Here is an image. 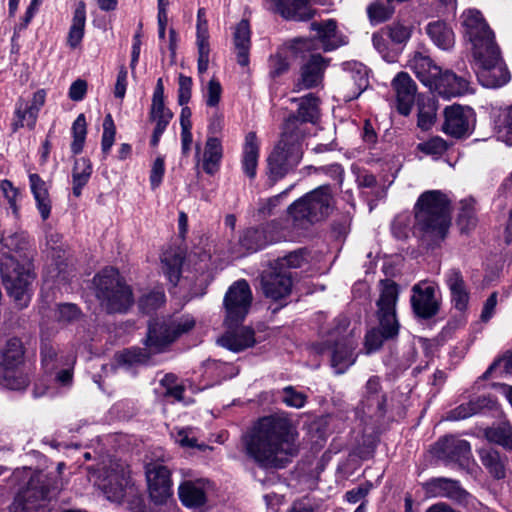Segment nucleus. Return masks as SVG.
Listing matches in <instances>:
<instances>
[{
	"label": "nucleus",
	"mask_w": 512,
	"mask_h": 512,
	"mask_svg": "<svg viewBox=\"0 0 512 512\" xmlns=\"http://www.w3.org/2000/svg\"><path fill=\"white\" fill-rule=\"evenodd\" d=\"M465 35L472 44L473 52L496 44L493 31L489 28L480 11L469 9L462 16Z\"/></svg>",
	"instance_id": "nucleus-14"
},
{
	"label": "nucleus",
	"mask_w": 512,
	"mask_h": 512,
	"mask_svg": "<svg viewBox=\"0 0 512 512\" xmlns=\"http://www.w3.org/2000/svg\"><path fill=\"white\" fill-rule=\"evenodd\" d=\"M413 30V24L398 21L386 27V34L394 43L405 44L411 38Z\"/></svg>",
	"instance_id": "nucleus-52"
},
{
	"label": "nucleus",
	"mask_w": 512,
	"mask_h": 512,
	"mask_svg": "<svg viewBox=\"0 0 512 512\" xmlns=\"http://www.w3.org/2000/svg\"><path fill=\"white\" fill-rule=\"evenodd\" d=\"M165 302V294L162 288H157L143 295L139 300V307L145 313H151Z\"/></svg>",
	"instance_id": "nucleus-58"
},
{
	"label": "nucleus",
	"mask_w": 512,
	"mask_h": 512,
	"mask_svg": "<svg viewBox=\"0 0 512 512\" xmlns=\"http://www.w3.org/2000/svg\"><path fill=\"white\" fill-rule=\"evenodd\" d=\"M426 33L439 49L448 51L454 47L455 34L447 23L440 20L430 22L426 26Z\"/></svg>",
	"instance_id": "nucleus-36"
},
{
	"label": "nucleus",
	"mask_w": 512,
	"mask_h": 512,
	"mask_svg": "<svg viewBox=\"0 0 512 512\" xmlns=\"http://www.w3.org/2000/svg\"><path fill=\"white\" fill-rule=\"evenodd\" d=\"M196 30V44L198 49L197 68L198 73L202 75L208 70L210 55L208 22L204 8H200L197 12Z\"/></svg>",
	"instance_id": "nucleus-31"
},
{
	"label": "nucleus",
	"mask_w": 512,
	"mask_h": 512,
	"mask_svg": "<svg viewBox=\"0 0 512 512\" xmlns=\"http://www.w3.org/2000/svg\"><path fill=\"white\" fill-rule=\"evenodd\" d=\"M269 9L286 20L294 21H306L315 14L310 0H272Z\"/></svg>",
	"instance_id": "nucleus-24"
},
{
	"label": "nucleus",
	"mask_w": 512,
	"mask_h": 512,
	"mask_svg": "<svg viewBox=\"0 0 512 512\" xmlns=\"http://www.w3.org/2000/svg\"><path fill=\"white\" fill-rule=\"evenodd\" d=\"M32 258L31 243L26 232L8 230L0 233V272L3 284L21 308L26 307L31 300L35 278Z\"/></svg>",
	"instance_id": "nucleus-2"
},
{
	"label": "nucleus",
	"mask_w": 512,
	"mask_h": 512,
	"mask_svg": "<svg viewBox=\"0 0 512 512\" xmlns=\"http://www.w3.org/2000/svg\"><path fill=\"white\" fill-rule=\"evenodd\" d=\"M479 457L482 464L495 478L501 479L505 477L504 465L497 451L492 448H481L479 450Z\"/></svg>",
	"instance_id": "nucleus-47"
},
{
	"label": "nucleus",
	"mask_w": 512,
	"mask_h": 512,
	"mask_svg": "<svg viewBox=\"0 0 512 512\" xmlns=\"http://www.w3.org/2000/svg\"><path fill=\"white\" fill-rule=\"evenodd\" d=\"M0 192L2 196L8 202L12 212L15 216H18L19 213V205L18 202L21 198V193L18 188H16L12 182L9 180L0 181Z\"/></svg>",
	"instance_id": "nucleus-60"
},
{
	"label": "nucleus",
	"mask_w": 512,
	"mask_h": 512,
	"mask_svg": "<svg viewBox=\"0 0 512 512\" xmlns=\"http://www.w3.org/2000/svg\"><path fill=\"white\" fill-rule=\"evenodd\" d=\"M344 69L351 73V78L359 89V94L365 90L369 84L368 82V70L366 66L359 62H347L344 63Z\"/></svg>",
	"instance_id": "nucleus-57"
},
{
	"label": "nucleus",
	"mask_w": 512,
	"mask_h": 512,
	"mask_svg": "<svg viewBox=\"0 0 512 512\" xmlns=\"http://www.w3.org/2000/svg\"><path fill=\"white\" fill-rule=\"evenodd\" d=\"M311 30L316 32L317 39H312L314 46L309 50L316 49L318 43L325 51L334 50L347 43L346 38L337 31V23L333 19L313 22Z\"/></svg>",
	"instance_id": "nucleus-23"
},
{
	"label": "nucleus",
	"mask_w": 512,
	"mask_h": 512,
	"mask_svg": "<svg viewBox=\"0 0 512 512\" xmlns=\"http://www.w3.org/2000/svg\"><path fill=\"white\" fill-rule=\"evenodd\" d=\"M297 119L287 118L284 123L281 138L268 157V176L278 181L292 171L303 156L302 139L300 132H295Z\"/></svg>",
	"instance_id": "nucleus-4"
},
{
	"label": "nucleus",
	"mask_w": 512,
	"mask_h": 512,
	"mask_svg": "<svg viewBox=\"0 0 512 512\" xmlns=\"http://www.w3.org/2000/svg\"><path fill=\"white\" fill-rule=\"evenodd\" d=\"M282 238L284 236L278 231L277 224L272 222L260 228L247 229L241 238V244L248 250L256 251Z\"/></svg>",
	"instance_id": "nucleus-26"
},
{
	"label": "nucleus",
	"mask_w": 512,
	"mask_h": 512,
	"mask_svg": "<svg viewBox=\"0 0 512 512\" xmlns=\"http://www.w3.org/2000/svg\"><path fill=\"white\" fill-rule=\"evenodd\" d=\"M380 391L381 387L379 378L371 377L366 383L363 399L361 401L364 413L374 415L383 411L385 398Z\"/></svg>",
	"instance_id": "nucleus-34"
},
{
	"label": "nucleus",
	"mask_w": 512,
	"mask_h": 512,
	"mask_svg": "<svg viewBox=\"0 0 512 512\" xmlns=\"http://www.w3.org/2000/svg\"><path fill=\"white\" fill-rule=\"evenodd\" d=\"M96 484L106 498L113 502H121L125 496L136 494L129 468L121 460L110 459L108 463H103L98 471Z\"/></svg>",
	"instance_id": "nucleus-7"
},
{
	"label": "nucleus",
	"mask_w": 512,
	"mask_h": 512,
	"mask_svg": "<svg viewBox=\"0 0 512 512\" xmlns=\"http://www.w3.org/2000/svg\"><path fill=\"white\" fill-rule=\"evenodd\" d=\"M298 433L284 415L260 418L243 437L246 455L265 469L284 468L297 453Z\"/></svg>",
	"instance_id": "nucleus-1"
},
{
	"label": "nucleus",
	"mask_w": 512,
	"mask_h": 512,
	"mask_svg": "<svg viewBox=\"0 0 512 512\" xmlns=\"http://www.w3.org/2000/svg\"><path fill=\"white\" fill-rule=\"evenodd\" d=\"M146 480L148 493L155 505H167L173 500L172 481L170 471L158 463L146 465Z\"/></svg>",
	"instance_id": "nucleus-12"
},
{
	"label": "nucleus",
	"mask_w": 512,
	"mask_h": 512,
	"mask_svg": "<svg viewBox=\"0 0 512 512\" xmlns=\"http://www.w3.org/2000/svg\"><path fill=\"white\" fill-rule=\"evenodd\" d=\"M62 360L57 357L56 351L49 343L43 342L41 346V363L46 373L55 372Z\"/></svg>",
	"instance_id": "nucleus-59"
},
{
	"label": "nucleus",
	"mask_w": 512,
	"mask_h": 512,
	"mask_svg": "<svg viewBox=\"0 0 512 512\" xmlns=\"http://www.w3.org/2000/svg\"><path fill=\"white\" fill-rule=\"evenodd\" d=\"M210 489V482L206 479L187 480L178 488L179 499L187 508L200 509L206 504Z\"/></svg>",
	"instance_id": "nucleus-21"
},
{
	"label": "nucleus",
	"mask_w": 512,
	"mask_h": 512,
	"mask_svg": "<svg viewBox=\"0 0 512 512\" xmlns=\"http://www.w3.org/2000/svg\"><path fill=\"white\" fill-rule=\"evenodd\" d=\"M24 349L22 342L18 338L7 340L1 351V365L3 370L19 368L23 362Z\"/></svg>",
	"instance_id": "nucleus-43"
},
{
	"label": "nucleus",
	"mask_w": 512,
	"mask_h": 512,
	"mask_svg": "<svg viewBox=\"0 0 512 512\" xmlns=\"http://www.w3.org/2000/svg\"><path fill=\"white\" fill-rule=\"evenodd\" d=\"M497 408V402L490 396H478L470 399L467 403H462L453 410H451L447 416V420L459 421L472 417L476 414L482 413L486 410H494Z\"/></svg>",
	"instance_id": "nucleus-30"
},
{
	"label": "nucleus",
	"mask_w": 512,
	"mask_h": 512,
	"mask_svg": "<svg viewBox=\"0 0 512 512\" xmlns=\"http://www.w3.org/2000/svg\"><path fill=\"white\" fill-rule=\"evenodd\" d=\"M196 324L191 315H181L168 322L149 325L146 345L152 352H160L181 335L189 332Z\"/></svg>",
	"instance_id": "nucleus-11"
},
{
	"label": "nucleus",
	"mask_w": 512,
	"mask_h": 512,
	"mask_svg": "<svg viewBox=\"0 0 512 512\" xmlns=\"http://www.w3.org/2000/svg\"><path fill=\"white\" fill-rule=\"evenodd\" d=\"M160 385L163 387V393L166 396L172 397L177 401L182 400L184 392L183 386L178 384L177 377L173 374H166L161 380Z\"/></svg>",
	"instance_id": "nucleus-64"
},
{
	"label": "nucleus",
	"mask_w": 512,
	"mask_h": 512,
	"mask_svg": "<svg viewBox=\"0 0 512 512\" xmlns=\"http://www.w3.org/2000/svg\"><path fill=\"white\" fill-rule=\"evenodd\" d=\"M443 131L455 138L468 136L475 125V113L472 108L453 104L444 110Z\"/></svg>",
	"instance_id": "nucleus-15"
},
{
	"label": "nucleus",
	"mask_w": 512,
	"mask_h": 512,
	"mask_svg": "<svg viewBox=\"0 0 512 512\" xmlns=\"http://www.w3.org/2000/svg\"><path fill=\"white\" fill-rule=\"evenodd\" d=\"M258 158L259 144L256 134L254 132H249L245 137L242 159L243 171L249 178H254L256 176Z\"/></svg>",
	"instance_id": "nucleus-39"
},
{
	"label": "nucleus",
	"mask_w": 512,
	"mask_h": 512,
	"mask_svg": "<svg viewBox=\"0 0 512 512\" xmlns=\"http://www.w3.org/2000/svg\"><path fill=\"white\" fill-rule=\"evenodd\" d=\"M475 72L479 83L486 88H498L510 81V73L500 56L497 44L473 52Z\"/></svg>",
	"instance_id": "nucleus-8"
},
{
	"label": "nucleus",
	"mask_w": 512,
	"mask_h": 512,
	"mask_svg": "<svg viewBox=\"0 0 512 512\" xmlns=\"http://www.w3.org/2000/svg\"><path fill=\"white\" fill-rule=\"evenodd\" d=\"M327 63L320 55H312L310 59L301 67L300 77L295 83L294 91L311 89L322 83L324 71Z\"/></svg>",
	"instance_id": "nucleus-27"
},
{
	"label": "nucleus",
	"mask_w": 512,
	"mask_h": 512,
	"mask_svg": "<svg viewBox=\"0 0 512 512\" xmlns=\"http://www.w3.org/2000/svg\"><path fill=\"white\" fill-rule=\"evenodd\" d=\"M496 137L498 140L512 146V105L496 121Z\"/></svg>",
	"instance_id": "nucleus-51"
},
{
	"label": "nucleus",
	"mask_w": 512,
	"mask_h": 512,
	"mask_svg": "<svg viewBox=\"0 0 512 512\" xmlns=\"http://www.w3.org/2000/svg\"><path fill=\"white\" fill-rule=\"evenodd\" d=\"M447 147V143L438 136L418 144V150L435 158L441 156L447 150Z\"/></svg>",
	"instance_id": "nucleus-63"
},
{
	"label": "nucleus",
	"mask_w": 512,
	"mask_h": 512,
	"mask_svg": "<svg viewBox=\"0 0 512 512\" xmlns=\"http://www.w3.org/2000/svg\"><path fill=\"white\" fill-rule=\"evenodd\" d=\"M485 436L489 442L499 444L507 449H512V427L507 422L488 428Z\"/></svg>",
	"instance_id": "nucleus-49"
},
{
	"label": "nucleus",
	"mask_w": 512,
	"mask_h": 512,
	"mask_svg": "<svg viewBox=\"0 0 512 512\" xmlns=\"http://www.w3.org/2000/svg\"><path fill=\"white\" fill-rule=\"evenodd\" d=\"M29 185L41 218L48 219L51 213V200L47 183L38 174L31 173Z\"/></svg>",
	"instance_id": "nucleus-35"
},
{
	"label": "nucleus",
	"mask_w": 512,
	"mask_h": 512,
	"mask_svg": "<svg viewBox=\"0 0 512 512\" xmlns=\"http://www.w3.org/2000/svg\"><path fill=\"white\" fill-rule=\"evenodd\" d=\"M429 89L446 99L473 92L470 82L466 78L457 76L451 70L443 71L442 69Z\"/></svg>",
	"instance_id": "nucleus-17"
},
{
	"label": "nucleus",
	"mask_w": 512,
	"mask_h": 512,
	"mask_svg": "<svg viewBox=\"0 0 512 512\" xmlns=\"http://www.w3.org/2000/svg\"><path fill=\"white\" fill-rule=\"evenodd\" d=\"M477 221L475 200L472 198L462 200L458 216V225L461 231L469 232L476 227Z\"/></svg>",
	"instance_id": "nucleus-48"
},
{
	"label": "nucleus",
	"mask_w": 512,
	"mask_h": 512,
	"mask_svg": "<svg viewBox=\"0 0 512 512\" xmlns=\"http://www.w3.org/2000/svg\"><path fill=\"white\" fill-rule=\"evenodd\" d=\"M348 324L346 318L339 319L337 326L329 332L328 338L319 348L320 353L326 350L331 353V365L338 374L345 372L356 360V343L347 332Z\"/></svg>",
	"instance_id": "nucleus-9"
},
{
	"label": "nucleus",
	"mask_w": 512,
	"mask_h": 512,
	"mask_svg": "<svg viewBox=\"0 0 512 512\" xmlns=\"http://www.w3.org/2000/svg\"><path fill=\"white\" fill-rule=\"evenodd\" d=\"M4 385L11 390H22L29 383V378L23 369L12 368L3 370Z\"/></svg>",
	"instance_id": "nucleus-54"
},
{
	"label": "nucleus",
	"mask_w": 512,
	"mask_h": 512,
	"mask_svg": "<svg viewBox=\"0 0 512 512\" xmlns=\"http://www.w3.org/2000/svg\"><path fill=\"white\" fill-rule=\"evenodd\" d=\"M96 296L101 306L109 313L124 312L133 303L131 289L112 267H107L94 277Z\"/></svg>",
	"instance_id": "nucleus-6"
},
{
	"label": "nucleus",
	"mask_w": 512,
	"mask_h": 512,
	"mask_svg": "<svg viewBox=\"0 0 512 512\" xmlns=\"http://www.w3.org/2000/svg\"><path fill=\"white\" fill-rule=\"evenodd\" d=\"M171 437L182 448H202V445L198 443L197 431L194 428L176 427L171 431Z\"/></svg>",
	"instance_id": "nucleus-50"
},
{
	"label": "nucleus",
	"mask_w": 512,
	"mask_h": 512,
	"mask_svg": "<svg viewBox=\"0 0 512 512\" xmlns=\"http://www.w3.org/2000/svg\"><path fill=\"white\" fill-rule=\"evenodd\" d=\"M92 174V164L89 159L79 158L72 170V193L75 197L82 194V189L89 182Z\"/></svg>",
	"instance_id": "nucleus-45"
},
{
	"label": "nucleus",
	"mask_w": 512,
	"mask_h": 512,
	"mask_svg": "<svg viewBox=\"0 0 512 512\" xmlns=\"http://www.w3.org/2000/svg\"><path fill=\"white\" fill-rule=\"evenodd\" d=\"M226 333L218 339V344L231 351L239 352L255 343L254 332L248 327H236L237 324H229Z\"/></svg>",
	"instance_id": "nucleus-28"
},
{
	"label": "nucleus",
	"mask_w": 512,
	"mask_h": 512,
	"mask_svg": "<svg viewBox=\"0 0 512 512\" xmlns=\"http://www.w3.org/2000/svg\"><path fill=\"white\" fill-rule=\"evenodd\" d=\"M162 271L170 283L176 285L180 280L183 257L177 250L170 249L161 258Z\"/></svg>",
	"instance_id": "nucleus-44"
},
{
	"label": "nucleus",
	"mask_w": 512,
	"mask_h": 512,
	"mask_svg": "<svg viewBox=\"0 0 512 512\" xmlns=\"http://www.w3.org/2000/svg\"><path fill=\"white\" fill-rule=\"evenodd\" d=\"M407 66L415 73L416 77L427 87L433 85L434 80L440 75L441 67L433 60L420 52H415L409 59Z\"/></svg>",
	"instance_id": "nucleus-32"
},
{
	"label": "nucleus",
	"mask_w": 512,
	"mask_h": 512,
	"mask_svg": "<svg viewBox=\"0 0 512 512\" xmlns=\"http://www.w3.org/2000/svg\"><path fill=\"white\" fill-rule=\"evenodd\" d=\"M367 13L372 23H382L392 16L394 7L392 6V2L388 0L387 4L375 1L368 6Z\"/></svg>",
	"instance_id": "nucleus-56"
},
{
	"label": "nucleus",
	"mask_w": 512,
	"mask_h": 512,
	"mask_svg": "<svg viewBox=\"0 0 512 512\" xmlns=\"http://www.w3.org/2000/svg\"><path fill=\"white\" fill-rule=\"evenodd\" d=\"M222 145L218 138L209 137L207 139L203 154V170L210 175L215 174L220 167L222 159Z\"/></svg>",
	"instance_id": "nucleus-42"
},
{
	"label": "nucleus",
	"mask_w": 512,
	"mask_h": 512,
	"mask_svg": "<svg viewBox=\"0 0 512 512\" xmlns=\"http://www.w3.org/2000/svg\"><path fill=\"white\" fill-rule=\"evenodd\" d=\"M415 227L428 244L443 240L450 225V199L439 190L426 191L416 203Z\"/></svg>",
	"instance_id": "nucleus-3"
},
{
	"label": "nucleus",
	"mask_w": 512,
	"mask_h": 512,
	"mask_svg": "<svg viewBox=\"0 0 512 512\" xmlns=\"http://www.w3.org/2000/svg\"><path fill=\"white\" fill-rule=\"evenodd\" d=\"M29 482L14 500L11 512H45L44 502L51 497L57 489L46 483L48 478L43 473H33L30 469L24 470Z\"/></svg>",
	"instance_id": "nucleus-10"
},
{
	"label": "nucleus",
	"mask_w": 512,
	"mask_h": 512,
	"mask_svg": "<svg viewBox=\"0 0 512 512\" xmlns=\"http://www.w3.org/2000/svg\"><path fill=\"white\" fill-rule=\"evenodd\" d=\"M399 296V286L391 280L380 282V296L377 301V314L380 324H398L396 318V304Z\"/></svg>",
	"instance_id": "nucleus-16"
},
{
	"label": "nucleus",
	"mask_w": 512,
	"mask_h": 512,
	"mask_svg": "<svg viewBox=\"0 0 512 512\" xmlns=\"http://www.w3.org/2000/svg\"><path fill=\"white\" fill-rule=\"evenodd\" d=\"M392 88L396 95L397 111L407 116L415 101L416 84L406 72L398 73L392 80Z\"/></svg>",
	"instance_id": "nucleus-22"
},
{
	"label": "nucleus",
	"mask_w": 512,
	"mask_h": 512,
	"mask_svg": "<svg viewBox=\"0 0 512 512\" xmlns=\"http://www.w3.org/2000/svg\"><path fill=\"white\" fill-rule=\"evenodd\" d=\"M425 494L431 498H457L462 490L457 481L448 478H434L423 484Z\"/></svg>",
	"instance_id": "nucleus-37"
},
{
	"label": "nucleus",
	"mask_w": 512,
	"mask_h": 512,
	"mask_svg": "<svg viewBox=\"0 0 512 512\" xmlns=\"http://www.w3.org/2000/svg\"><path fill=\"white\" fill-rule=\"evenodd\" d=\"M252 294L248 283L244 280L235 282L227 291L224 298L226 308V323L238 324L248 313Z\"/></svg>",
	"instance_id": "nucleus-13"
},
{
	"label": "nucleus",
	"mask_w": 512,
	"mask_h": 512,
	"mask_svg": "<svg viewBox=\"0 0 512 512\" xmlns=\"http://www.w3.org/2000/svg\"><path fill=\"white\" fill-rule=\"evenodd\" d=\"M233 44L238 64L243 67L248 66L251 47V30L247 20L243 19L235 26Z\"/></svg>",
	"instance_id": "nucleus-33"
},
{
	"label": "nucleus",
	"mask_w": 512,
	"mask_h": 512,
	"mask_svg": "<svg viewBox=\"0 0 512 512\" xmlns=\"http://www.w3.org/2000/svg\"><path fill=\"white\" fill-rule=\"evenodd\" d=\"M116 127L111 114H107L103 121V134L101 140L102 152L107 155L114 144Z\"/></svg>",
	"instance_id": "nucleus-61"
},
{
	"label": "nucleus",
	"mask_w": 512,
	"mask_h": 512,
	"mask_svg": "<svg viewBox=\"0 0 512 512\" xmlns=\"http://www.w3.org/2000/svg\"><path fill=\"white\" fill-rule=\"evenodd\" d=\"M71 130L73 136L71 150L74 154H79L83 149L87 134V123L84 114L78 115Z\"/></svg>",
	"instance_id": "nucleus-53"
},
{
	"label": "nucleus",
	"mask_w": 512,
	"mask_h": 512,
	"mask_svg": "<svg viewBox=\"0 0 512 512\" xmlns=\"http://www.w3.org/2000/svg\"><path fill=\"white\" fill-rule=\"evenodd\" d=\"M86 4L79 1L73 11L71 25L67 35V44L70 48H77L85 35Z\"/></svg>",
	"instance_id": "nucleus-38"
},
{
	"label": "nucleus",
	"mask_w": 512,
	"mask_h": 512,
	"mask_svg": "<svg viewBox=\"0 0 512 512\" xmlns=\"http://www.w3.org/2000/svg\"><path fill=\"white\" fill-rule=\"evenodd\" d=\"M261 284L266 297L281 300L291 292L292 275L289 271H279L274 268L273 271L262 275Z\"/></svg>",
	"instance_id": "nucleus-19"
},
{
	"label": "nucleus",
	"mask_w": 512,
	"mask_h": 512,
	"mask_svg": "<svg viewBox=\"0 0 512 512\" xmlns=\"http://www.w3.org/2000/svg\"><path fill=\"white\" fill-rule=\"evenodd\" d=\"M443 452L457 461L467 459L471 452L470 444L466 440L446 437L441 442Z\"/></svg>",
	"instance_id": "nucleus-46"
},
{
	"label": "nucleus",
	"mask_w": 512,
	"mask_h": 512,
	"mask_svg": "<svg viewBox=\"0 0 512 512\" xmlns=\"http://www.w3.org/2000/svg\"><path fill=\"white\" fill-rule=\"evenodd\" d=\"M314 46V41L309 38L295 39L290 46L279 48L269 59L270 74L273 77L280 76L289 69V57L293 53L302 52Z\"/></svg>",
	"instance_id": "nucleus-25"
},
{
	"label": "nucleus",
	"mask_w": 512,
	"mask_h": 512,
	"mask_svg": "<svg viewBox=\"0 0 512 512\" xmlns=\"http://www.w3.org/2000/svg\"><path fill=\"white\" fill-rule=\"evenodd\" d=\"M445 283L450 291L451 301L459 311H464L469 303V290L459 269L451 268L444 275Z\"/></svg>",
	"instance_id": "nucleus-29"
},
{
	"label": "nucleus",
	"mask_w": 512,
	"mask_h": 512,
	"mask_svg": "<svg viewBox=\"0 0 512 512\" xmlns=\"http://www.w3.org/2000/svg\"><path fill=\"white\" fill-rule=\"evenodd\" d=\"M399 324L382 325L379 328H373L367 332L365 337V349L367 353H372L379 349L384 340L393 338L398 334Z\"/></svg>",
	"instance_id": "nucleus-41"
},
{
	"label": "nucleus",
	"mask_w": 512,
	"mask_h": 512,
	"mask_svg": "<svg viewBox=\"0 0 512 512\" xmlns=\"http://www.w3.org/2000/svg\"><path fill=\"white\" fill-rule=\"evenodd\" d=\"M334 204L330 187L323 185L291 204L288 213L296 227L307 228L328 217L334 209Z\"/></svg>",
	"instance_id": "nucleus-5"
},
{
	"label": "nucleus",
	"mask_w": 512,
	"mask_h": 512,
	"mask_svg": "<svg viewBox=\"0 0 512 512\" xmlns=\"http://www.w3.org/2000/svg\"><path fill=\"white\" fill-rule=\"evenodd\" d=\"M280 399L285 405L299 409L305 405L307 396L294 387L287 386L282 390Z\"/></svg>",
	"instance_id": "nucleus-62"
},
{
	"label": "nucleus",
	"mask_w": 512,
	"mask_h": 512,
	"mask_svg": "<svg viewBox=\"0 0 512 512\" xmlns=\"http://www.w3.org/2000/svg\"><path fill=\"white\" fill-rule=\"evenodd\" d=\"M319 100L314 95L309 94L300 100L297 115H292L289 118L295 117L297 119L295 132H300L303 136V131L300 128L304 122L314 123L319 116L318 109Z\"/></svg>",
	"instance_id": "nucleus-40"
},
{
	"label": "nucleus",
	"mask_w": 512,
	"mask_h": 512,
	"mask_svg": "<svg viewBox=\"0 0 512 512\" xmlns=\"http://www.w3.org/2000/svg\"><path fill=\"white\" fill-rule=\"evenodd\" d=\"M46 100V92L43 89L37 90L32 97L30 102H24L19 100L16 105L15 117L16 120L13 123V129L16 131L20 127L27 126L33 129L40 109L44 106Z\"/></svg>",
	"instance_id": "nucleus-20"
},
{
	"label": "nucleus",
	"mask_w": 512,
	"mask_h": 512,
	"mask_svg": "<svg viewBox=\"0 0 512 512\" xmlns=\"http://www.w3.org/2000/svg\"><path fill=\"white\" fill-rule=\"evenodd\" d=\"M115 359L119 367H130L145 363L148 360V355L141 348H130L118 353Z\"/></svg>",
	"instance_id": "nucleus-55"
},
{
	"label": "nucleus",
	"mask_w": 512,
	"mask_h": 512,
	"mask_svg": "<svg viewBox=\"0 0 512 512\" xmlns=\"http://www.w3.org/2000/svg\"><path fill=\"white\" fill-rule=\"evenodd\" d=\"M411 304L416 315L421 318L434 316L439 308L435 296V287L428 283H419L412 288Z\"/></svg>",
	"instance_id": "nucleus-18"
}]
</instances>
